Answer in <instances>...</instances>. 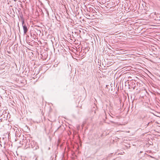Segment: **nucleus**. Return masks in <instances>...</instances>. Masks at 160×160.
Returning <instances> with one entry per match:
<instances>
[{
  "mask_svg": "<svg viewBox=\"0 0 160 160\" xmlns=\"http://www.w3.org/2000/svg\"><path fill=\"white\" fill-rule=\"evenodd\" d=\"M29 147L33 149L34 150H36L39 148V147L36 142L33 141H32L31 142Z\"/></svg>",
  "mask_w": 160,
  "mask_h": 160,
  "instance_id": "nucleus-1",
  "label": "nucleus"
},
{
  "mask_svg": "<svg viewBox=\"0 0 160 160\" xmlns=\"http://www.w3.org/2000/svg\"><path fill=\"white\" fill-rule=\"evenodd\" d=\"M142 152H141V151L140 152V153H142Z\"/></svg>",
  "mask_w": 160,
  "mask_h": 160,
  "instance_id": "nucleus-3",
  "label": "nucleus"
},
{
  "mask_svg": "<svg viewBox=\"0 0 160 160\" xmlns=\"http://www.w3.org/2000/svg\"><path fill=\"white\" fill-rule=\"evenodd\" d=\"M22 24L24 31V34H26L28 31V29L26 25L24 24V22L23 20L22 21Z\"/></svg>",
  "mask_w": 160,
  "mask_h": 160,
  "instance_id": "nucleus-2",
  "label": "nucleus"
}]
</instances>
